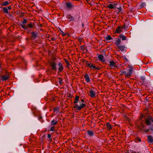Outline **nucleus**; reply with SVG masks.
<instances>
[{
    "label": "nucleus",
    "mask_w": 153,
    "mask_h": 153,
    "mask_svg": "<svg viewBox=\"0 0 153 153\" xmlns=\"http://www.w3.org/2000/svg\"><path fill=\"white\" fill-rule=\"evenodd\" d=\"M49 63L52 68V69L54 71H56L57 70L56 68V62L54 61V59H51V60L49 62Z\"/></svg>",
    "instance_id": "7ed1b4c3"
},
{
    "label": "nucleus",
    "mask_w": 153,
    "mask_h": 153,
    "mask_svg": "<svg viewBox=\"0 0 153 153\" xmlns=\"http://www.w3.org/2000/svg\"><path fill=\"white\" fill-rule=\"evenodd\" d=\"M112 39V38L110 35H108L105 38V39L107 41L111 40Z\"/></svg>",
    "instance_id": "2f4dec72"
},
{
    "label": "nucleus",
    "mask_w": 153,
    "mask_h": 153,
    "mask_svg": "<svg viewBox=\"0 0 153 153\" xmlns=\"http://www.w3.org/2000/svg\"><path fill=\"white\" fill-rule=\"evenodd\" d=\"M51 135L50 134H48V138L50 139V140L51 141L52 140H51Z\"/></svg>",
    "instance_id": "58836bf2"
},
{
    "label": "nucleus",
    "mask_w": 153,
    "mask_h": 153,
    "mask_svg": "<svg viewBox=\"0 0 153 153\" xmlns=\"http://www.w3.org/2000/svg\"><path fill=\"white\" fill-rule=\"evenodd\" d=\"M79 101H78V105H79V104H79Z\"/></svg>",
    "instance_id": "13d9d810"
},
{
    "label": "nucleus",
    "mask_w": 153,
    "mask_h": 153,
    "mask_svg": "<svg viewBox=\"0 0 153 153\" xmlns=\"http://www.w3.org/2000/svg\"><path fill=\"white\" fill-rule=\"evenodd\" d=\"M8 9V10H10L11 9V6H9L8 7H7V8Z\"/></svg>",
    "instance_id": "a18cd8bd"
},
{
    "label": "nucleus",
    "mask_w": 153,
    "mask_h": 153,
    "mask_svg": "<svg viewBox=\"0 0 153 153\" xmlns=\"http://www.w3.org/2000/svg\"><path fill=\"white\" fill-rule=\"evenodd\" d=\"M141 126H142V128H145V126H143V125L142 124H141Z\"/></svg>",
    "instance_id": "864d4df0"
},
{
    "label": "nucleus",
    "mask_w": 153,
    "mask_h": 153,
    "mask_svg": "<svg viewBox=\"0 0 153 153\" xmlns=\"http://www.w3.org/2000/svg\"><path fill=\"white\" fill-rule=\"evenodd\" d=\"M58 110H59V108H55V109H54V111H57L58 112Z\"/></svg>",
    "instance_id": "8fccbe9b"
},
{
    "label": "nucleus",
    "mask_w": 153,
    "mask_h": 153,
    "mask_svg": "<svg viewBox=\"0 0 153 153\" xmlns=\"http://www.w3.org/2000/svg\"><path fill=\"white\" fill-rule=\"evenodd\" d=\"M131 153H137L135 151H132V152H131Z\"/></svg>",
    "instance_id": "5fc2aeb1"
},
{
    "label": "nucleus",
    "mask_w": 153,
    "mask_h": 153,
    "mask_svg": "<svg viewBox=\"0 0 153 153\" xmlns=\"http://www.w3.org/2000/svg\"><path fill=\"white\" fill-rule=\"evenodd\" d=\"M80 47L81 49L83 51H84L87 48L86 46L85 45H82V46H80Z\"/></svg>",
    "instance_id": "bb28decb"
},
{
    "label": "nucleus",
    "mask_w": 153,
    "mask_h": 153,
    "mask_svg": "<svg viewBox=\"0 0 153 153\" xmlns=\"http://www.w3.org/2000/svg\"><path fill=\"white\" fill-rule=\"evenodd\" d=\"M114 3L109 4L107 6V7L110 9H115L117 8V6L118 5L117 2H114Z\"/></svg>",
    "instance_id": "39448f33"
},
{
    "label": "nucleus",
    "mask_w": 153,
    "mask_h": 153,
    "mask_svg": "<svg viewBox=\"0 0 153 153\" xmlns=\"http://www.w3.org/2000/svg\"><path fill=\"white\" fill-rule=\"evenodd\" d=\"M66 6L69 9H71L73 7V5L71 2H67L65 4Z\"/></svg>",
    "instance_id": "a211bd4d"
},
{
    "label": "nucleus",
    "mask_w": 153,
    "mask_h": 153,
    "mask_svg": "<svg viewBox=\"0 0 153 153\" xmlns=\"http://www.w3.org/2000/svg\"><path fill=\"white\" fill-rule=\"evenodd\" d=\"M124 59L128 63L129 59H128L127 58H124Z\"/></svg>",
    "instance_id": "79ce46f5"
},
{
    "label": "nucleus",
    "mask_w": 153,
    "mask_h": 153,
    "mask_svg": "<svg viewBox=\"0 0 153 153\" xmlns=\"http://www.w3.org/2000/svg\"><path fill=\"white\" fill-rule=\"evenodd\" d=\"M147 139L146 140L151 145L153 144V137L151 135H148L147 136Z\"/></svg>",
    "instance_id": "423d86ee"
},
{
    "label": "nucleus",
    "mask_w": 153,
    "mask_h": 153,
    "mask_svg": "<svg viewBox=\"0 0 153 153\" xmlns=\"http://www.w3.org/2000/svg\"><path fill=\"white\" fill-rule=\"evenodd\" d=\"M110 63L109 65L111 67H115V65L116 64L115 62L113 60H111L108 61Z\"/></svg>",
    "instance_id": "f3484780"
},
{
    "label": "nucleus",
    "mask_w": 153,
    "mask_h": 153,
    "mask_svg": "<svg viewBox=\"0 0 153 153\" xmlns=\"http://www.w3.org/2000/svg\"><path fill=\"white\" fill-rule=\"evenodd\" d=\"M122 28L120 26H118L116 28L115 33H120L122 32Z\"/></svg>",
    "instance_id": "4468645a"
},
{
    "label": "nucleus",
    "mask_w": 153,
    "mask_h": 153,
    "mask_svg": "<svg viewBox=\"0 0 153 153\" xmlns=\"http://www.w3.org/2000/svg\"><path fill=\"white\" fill-rule=\"evenodd\" d=\"M51 39L52 41H54L56 40V39L53 37H52L51 38Z\"/></svg>",
    "instance_id": "a19ab883"
},
{
    "label": "nucleus",
    "mask_w": 153,
    "mask_h": 153,
    "mask_svg": "<svg viewBox=\"0 0 153 153\" xmlns=\"http://www.w3.org/2000/svg\"><path fill=\"white\" fill-rule=\"evenodd\" d=\"M81 103H83L84 104V101L83 100H82L81 101Z\"/></svg>",
    "instance_id": "603ef678"
},
{
    "label": "nucleus",
    "mask_w": 153,
    "mask_h": 153,
    "mask_svg": "<svg viewBox=\"0 0 153 153\" xmlns=\"http://www.w3.org/2000/svg\"><path fill=\"white\" fill-rule=\"evenodd\" d=\"M87 133L88 135L90 137H91L93 136L94 134V132L91 130H88L87 131Z\"/></svg>",
    "instance_id": "6ab92c4d"
},
{
    "label": "nucleus",
    "mask_w": 153,
    "mask_h": 153,
    "mask_svg": "<svg viewBox=\"0 0 153 153\" xmlns=\"http://www.w3.org/2000/svg\"><path fill=\"white\" fill-rule=\"evenodd\" d=\"M89 95L91 97H94L96 96L95 92L93 90H91L89 91Z\"/></svg>",
    "instance_id": "1a4fd4ad"
},
{
    "label": "nucleus",
    "mask_w": 153,
    "mask_h": 153,
    "mask_svg": "<svg viewBox=\"0 0 153 153\" xmlns=\"http://www.w3.org/2000/svg\"><path fill=\"white\" fill-rule=\"evenodd\" d=\"M67 18L70 19V21H75V19L74 17L72 16L71 14H68L67 16Z\"/></svg>",
    "instance_id": "f8f14e48"
},
{
    "label": "nucleus",
    "mask_w": 153,
    "mask_h": 153,
    "mask_svg": "<svg viewBox=\"0 0 153 153\" xmlns=\"http://www.w3.org/2000/svg\"><path fill=\"white\" fill-rule=\"evenodd\" d=\"M27 21V20L26 19H24L23 21L22 22V24L20 25L22 28L25 29H27V27L25 25L26 24Z\"/></svg>",
    "instance_id": "0eeeda50"
},
{
    "label": "nucleus",
    "mask_w": 153,
    "mask_h": 153,
    "mask_svg": "<svg viewBox=\"0 0 153 153\" xmlns=\"http://www.w3.org/2000/svg\"><path fill=\"white\" fill-rule=\"evenodd\" d=\"M10 3L7 1H6L4 2L3 3H1V5L3 6H6L8 5Z\"/></svg>",
    "instance_id": "393cba45"
},
{
    "label": "nucleus",
    "mask_w": 153,
    "mask_h": 153,
    "mask_svg": "<svg viewBox=\"0 0 153 153\" xmlns=\"http://www.w3.org/2000/svg\"><path fill=\"white\" fill-rule=\"evenodd\" d=\"M9 78L8 75H2L1 76V79L2 81H6Z\"/></svg>",
    "instance_id": "9d476101"
},
{
    "label": "nucleus",
    "mask_w": 153,
    "mask_h": 153,
    "mask_svg": "<svg viewBox=\"0 0 153 153\" xmlns=\"http://www.w3.org/2000/svg\"><path fill=\"white\" fill-rule=\"evenodd\" d=\"M140 130H141L143 131H144L146 133L149 132L150 130L149 129H143V128H140Z\"/></svg>",
    "instance_id": "72a5a7b5"
},
{
    "label": "nucleus",
    "mask_w": 153,
    "mask_h": 153,
    "mask_svg": "<svg viewBox=\"0 0 153 153\" xmlns=\"http://www.w3.org/2000/svg\"><path fill=\"white\" fill-rule=\"evenodd\" d=\"M140 78L142 80L143 83H144L145 82L146 78L144 76H141L140 77Z\"/></svg>",
    "instance_id": "c756f323"
},
{
    "label": "nucleus",
    "mask_w": 153,
    "mask_h": 153,
    "mask_svg": "<svg viewBox=\"0 0 153 153\" xmlns=\"http://www.w3.org/2000/svg\"><path fill=\"white\" fill-rule=\"evenodd\" d=\"M145 5H146V4L144 2H143L141 4L140 7H144Z\"/></svg>",
    "instance_id": "c9c22d12"
},
{
    "label": "nucleus",
    "mask_w": 153,
    "mask_h": 153,
    "mask_svg": "<svg viewBox=\"0 0 153 153\" xmlns=\"http://www.w3.org/2000/svg\"><path fill=\"white\" fill-rule=\"evenodd\" d=\"M34 24L32 22H30V24L27 25H26V27H27V29L28 28H30L34 29Z\"/></svg>",
    "instance_id": "ddd939ff"
},
{
    "label": "nucleus",
    "mask_w": 153,
    "mask_h": 153,
    "mask_svg": "<svg viewBox=\"0 0 153 153\" xmlns=\"http://www.w3.org/2000/svg\"><path fill=\"white\" fill-rule=\"evenodd\" d=\"M116 9H118V10L119 11V12H121V11L122 10V8L120 6L119 7H117Z\"/></svg>",
    "instance_id": "e433bc0d"
},
{
    "label": "nucleus",
    "mask_w": 153,
    "mask_h": 153,
    "mask_svg": "<svg viewBox=\"0 0 153 153\" xmlns=\"http://www.w3.org/2000/svg\"><path fill=\"white\" fill-rule=\"evenodd\" d=\"M57 123V121H55V120L53 119L51 122V125L55 126Z\"/></svg>",
    "instance_id": "b1692460"
},
{
    "label": "nucleus",
    "mask_w": 153,
    "mask_h": 153,
    "mask_svg": "<svg viewBox=\"0 0 153 153\" xmlns=\"http://www.w3.org/2000/svg\"><path fill=\"white\" fill-rule=\"evenodd\" d=\"M121 73L122 74H125L126 76V71H121Z\"/></svg>",
    "instance_id": "f704fd0d"
},
{
    "label": "nucleus",
    "mask_w": 153,
    "mask_h": 153,
    "mask_svg": "<svg viewBox=\"0 0 153 153\" xmlns=\"http://www.w3.org/2000/svg\"><path fill=\"white\" fill-rule=\"evenodd\" d=\"M31 35L32 36V37L34 39H35L38 36V34L37 33L35 32H32L31 33Z\"/></svg>",
    "instance_id": "aec40b11"
},
{
    "label": "nucleus",
    "mask_w": 153,
    "mask_h": 153,
    "mask_svg": "<svg viewBox=\"0 0 153 153\" xmlns=\"http://www.w3.org/2000/svg\"><path fill=\"white\" fill-rule=\"evenodd\" d=\"M58 65L59 67V68L58 69V71L59 72H61L63 69V66L62 63L60 62H59L58 63Z\"/></svg>",
    "instance_id": "2eb2a0df"
},
{
    "label": "nucleus",
    "mask_w": 153,
    "mask_h": 153,
    "mask_svg": "<svg viewBox=\"0 0 153 153\" xmlns=\"http://www.w3.org/2000/svg\"><path fill=\"white\" fill-rule=\"evenodd\" d=\"M115 66L114 67V68H119L120 67V66H119L118 65H116V64H115Z\"/></svg>",
    "instance_id": "37998d69"
},
{
    "label": "nucleus",
    "mask_w": 153,
    "mask_h": 153,
    "mask_svg": "<svg viewBox=\"0 0 153 153\" xmlns=\"http://www.w3.org/2000/svg\"><path fill=\"white\" fill-rule=\"evenodd\" d=\"M67 66H67V67H68H68H69V65H70V64H69V63H67Z\"/></svg>",
    "instance_id": "de8ad7c7"
},
{
    "label": "nucleus",
    "mask_w": 153,
    "mask_h": 153,
    "mask_svg": "<svg viewBox=\"0 0 153 153\" xmlns=\"http://www.w3.org/2000/svg\"><path fill=\"white\" fill-rule=\"evenodd\" d=\"M82 61L83 62H84L85 64V65H86V66L88 67H91V66L92 64V63H91L90 62H89L88 61L85 60L84 59H83Z\"/></svg>",
    "instance_id": "9b49d317"
},
{
    "label": "nucleus",
    "mask_w": 153,
    "mask_h": 153,
    "mask_svg": "<svg viewBox=\"0 0 153 153\" xmlns=\"http://www.w3.org/2000/svg\"><path fill=\"white\" fill-rule=\"evenodd\" d=\"M62 80H60L59 81V83L61 84L62 83Z\"/></svg>",
    "instance_id": "09e8293b"
},
{
    "label": "nucleus",
    "mask_w": 153,
    "mask_h": 153,
    "mask_svg": "<svg viewBox=\"0 0 153 153\" xmlns=\"http://www.w3.org/2000/svg\"><path fill=\"white\" fill-rule=\"evenodd\" d=\"M53 59H54V58H53Z\"/></svg>",
    "instance_id": "bf43d9fd"
},
{
    "label": "nucleus",
    "mask_w": 153,
    "mask_h": 153,
    "mask_svg": "<svg viewBox=\"0 0 153 153\" xmlns=\"http://www.w3.org/2000/svg\"><path fill=\"white\" fill-rule=\"evenodd\" d=\"M1 80V79H0V80Z\"/></svg>",
    "instance_id": "680f3d73"
},
{
    "label": "nucleus",
    "mask_w": 153,
    "mask_h": 153,
    "mask_svg": "<svg viewBox=\"0 0 153 153\" xmlns=\"http://www.w3.org/2000/svg\"><path fill=\"white\" fill-rule=\"evenodd\" d=\"M87 1V0H86Z\"/></svg>",
    "instance_id": "e2e57ef3"
},
{
    "label": "nucleus",
    "mask_w": 153,
    "mask_h": 153,
    "mask_svg": "<svg viewBox=\"0 0 153 153\" xmlns=\"http://www.w3.org/2000/svg\"><path fill=\"white\" fill-rule=\"evenodd\" d=\"M85 78L86 81L87 82H89L90 80L89 76L88 75L86 74L85 76Z\"/></svg>",
    "instance_id": "412c9836"
},
{
    "label": "nucleus",
    "mask_w": 153,
    "mask_h": 153,
    "mask_svg": "<svg viewBox=\"0 0 153 153\" xmlns=\"http://www.w3.org/2000/svg\"><path fill=\"white\" fill-rule=\"evenodd\" d=\"M98 57H103V55L100 54L99 55Z\"/></svg>",
    "instance_id": "c03bdc74"
},
{
    "label": "nucleus",
    "mask_w": 153,
    "mask_h": 153,
    "mask_svg": "<svg viewBox=\"0 0 153 153\" xmlns=\"http://www.w3.org/2000/svg\"><path fill=\"white\" fill-rule=\"evenodd\" d=\"M141 60L140 59H134L131 58L129 59L128 64H134V65H136L138 62H140Z\"/></svg>",
    "instance_id": "20e7f679"
},
{
    "label": "nucleus",
    "mask_w": 153,
    "mask_h": 153,
    "mask_svg": "<svg viewBox=\"0 0 153 153\" xmlns=\"http://www.w3.org/2000/svg\"><path fill=\"white\" fill-rule=\"evenodd\" d=\"M150 130L152 131V133L153 134V127H149Z\"/></svg>",
    "instance_id": "ea45409f"
},
{
    "label": "nucleus",
    "mask_w": 153,
    "mask_h": 153,
    "mask_svg": "<svg viewBox=\"0 0 153 153\" xmlns=\"http://www.w3.org/2000/svg\"><path fill=\"white\" fill-rule=\"evenodd\" d=\"M82 28H83L84 27V24L83 23H82Z\"/></svg>",
    "instance_id": "6e6d98bb"
},
{
    "label": "nucleus",
    "mask_w": 153,
    "mask_h": 153,
    "mask_svg": "<svg viewBox=\"0 0 153 153\" xmlns=\"http://www.w3.org/2000/svg\"><path fill=\"white\" fill-rule=\"evenodd\" d=\"M90 68L92 69H95L97 70H99V69L97 67L95 66L94 64L92 63L91 64V67Z\"/></svg>",
    "instance_id": "4be33fe9"
},
{
    "label": "nucleus",
    "mask_w": 153,
    "mask_h": 153,
    "mask_svg": "<svg viewBox=\"0 0 153 153\" xmlns=\"http://www.w3.org/2000/svg\"><path fill=\"white\" fill-rule=\"evenodd\" d=\"M79 96H76L75 99L74 103L75 104V106H74V108H76L77 110H80L82 108L86 106V105L83 103H81L80 101L79 102V105H78V101L79 100Z\"/></svg>",
    "instance_id": "f257e3e1"
},
{
    "label": "nucleus",
    "mask_w": 153,
    "mask_h": 153,
    "mask_svg": "<svg viewBox=\"0 0 153 153\" xmlns=\"http://www.w3.org/2000/svg\"><path fill=\"white\" fill-rule=\"evenodd\" d=\"M3 11L5 13L7 14L9 13L8 9L6 7H4L3 8Z\"/></svg>",
    "instance_id": "c85d7f7f"
},
{
    "label": "nucleus",
    "mask_w": 153,
    "mask_h": 153,
    "mask_svg": "<svg viewBox=\"0 0 153 153\" xmlns=\"http://www.w3.org/2000/svg\"><path fill=\"white\" fill-rule=\"evenodd\" d=\"M55 127L54 126H52L50 129V131H55L54 129Z\"/></svg>",
    "instance_id": "4c0bfd02"
},
{
    "label": "nucleus",
    "mask_w": 153,
    "mask_h": 153,
    "mask_svg": "<svg viewBox=\"0 0 153 153\" xmlns=\"http://www.w3.org/2000/svg\"><path fill=\"white\" fill-rule=\"evenodd\" d=\"M98 58L99 60L101 62H105V61L106 60L105 58Z\"/></svg>",
    "instance_id": "7c9ffc66"
},
{
    "label": "nucleus",
    "mask_w": 153,
    "mask_h": 153,
    "mask_svg": "<svg viewBox=\"0 0 153 153\" xmlns=\"http://www.w3.org/2000/svg\"><path fill=\"white\" fill-rule=\"evenodd\" d=\"M137 153H139V152H137Z\"/></svg>",
    "instance_id": "052dcab7"
},
{
    "label": "nucleus",
    "mask_w": 153,
    "mask_h": 153,
    "mask_svg": "<svg viewBox=\"0 0 153 153\" xmlns=\"http://www.w3.org/2000/svg\"><path fill=\"white\" fill-rule=\"evenodd\" d=\"M78 20H79L80 19V16H79V15H78Z\"/></svg>",
    "instance_id": "3c124183"
},
{
    "label": "nucleus",
    "mask_w": 153,
    "mask_h": 153,
    "mask_svg": "<svg viewBox=\"0 0 153 153\" xmlns=\"http://www.w3.org/2000/svg\"><path fill=\"white\" fill-rule=\"evenodd\" d=\"M122 29H124V30H126L128 27H126V25L125 24H124L123 25L122 27H121Z\"/></svg>",
    "instance_id": "473e14b6"
},
{
    "label": "nucleus",
    "mask_w": 153,
    "mask_h": 153,
    "mask_svg": "<svg viewBox=\"0 0 153 153\" xmlns=\"http://www.w3.org/2000/svg\"><path fill=\"white\" fill-rule=\"evenodd\" d=\"M118 48L122 51H124L125 50V47L124 45H118L117 47Z\"/></svg>",
    "instance_id": "dca6fc26"
},
{
    "label": "nucleus",
    "mask_w": 153,
    "mask_h": 153,
    "mask_svg": "<svg viewBox=\"0 0 153 153\" xmlns=\"http://www.w3.org/2000/svg\"><path fill=\"white\" fill-rule=\"evenodd\" d=\"M106 126L107 127V128L108 130H110L112 128V126L109 123H107L106 124Z\"/></svg>",
    "instance_id": "cd10ccee"
},
{
    "label": "nucleus",
    "mask_w": 153,
    "mask_h": 153,
    "mask_svg": "<svg viewBox=\"0 0 153 153\" xmlns=\"http://www.w3.org/2000/svg\"><path fill=\"white\" fill-rule=\"evenodd\" d=\"M42 24H40V25H39V26H40V27H42Z\"/></svg>",
    "instance_id": "4d7b16f0"
},
{
    "label": "nucleus",
    "mask_w": 153,
    "mask_h": 153,
    "mask_svg": "<svg viewBox=\"0 0 153 153\" xmlns=\"http://www.w3.org/2000/svg\"><path fill=\"white\" fill-rule=\"evenodd\" d=\"M65 62H66V64L67 63H69L68 61L66 59H65Z\"/></svg>",
    "instance_id": "49530a36"
},
{
    "label": "nucleus",
    "mask_w": 153,
    "mask_h": 153,
    "mask_svg": "<svg viewBox=\"0 0 153 153\" xmlns=\"http://www.w3.org/2000/svg\"><path fill=\"white\" fill-rule=\"evenodd\" d=\"M146 123L147 125L150 126L151 125V122H153V118L151 117H149L148 119L146 120Z\"/></svg>",
    "instance_id": "6e6552de"
},
{
    "label": "nucleus",
    "mask_w": 153,
    "mask_h": 153,
    "mask_svg": "<svg viewBox=\"0 0 153 153\" xmlns=\"http://www.w3.org/2000/svg\"><path fill=\"white\" fill-rule=\"evenodd\" d=\"M121 42L120 39H117L116 40L115 42V44L118 46L120 45H119Z\"/></svg>",
    "instance_id": "a878e982"
},
{
    "label": "nucleus",
    "mask_w": 153,
    "mask_h": 153,
    "mask_svg": "<svg viewBox=\"0 0 153 153\" xmlns=\"http://www.w3.org/2000/svg\"><path fill=\"white\" fill-rule=\"evenodd\" d=\"M128 69H127L126 71V76H130L132 74L133 71V66L129 65L128 67Z\"/></svg>",
    "instance_id": "f03ea898"
},
{
    "label": "nucleus",
    "mask_w": 153,
    "mask_h": 153,
    "mask_svg": "<svg viewBox=\"0 0 153 153\" xmlns=\"http://www.w3.org/2000/svg\"><path fill=\"white\" fill-rule=\"evenodd\" d=\"M119 37L121 39H122V40H126V36H123L122 34H120Z\"/></svg>",
    "instance_id": "5701e85b"
}]
</instances>
